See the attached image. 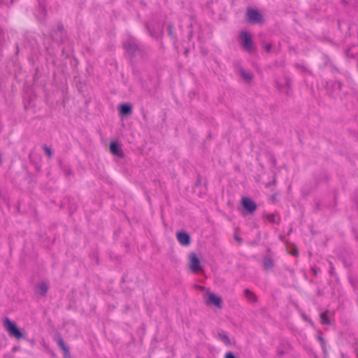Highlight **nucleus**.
I'll return each mask as SVG.
<instances>
[{
  "label": "nucleus",
  "instance_id": "f257e3e1",
  "mask_svg": "<svg viewBox=\"0 0 358 358\" xmlns=\"http://www.w3.org/2000/svg\"><path fill=\"white\" fill-rule=\"evenodd\" d=\"M245 20L252 24H262L264 22V16L257 10L248 7L245 12Z\"/></svg>",
  "mask_w": 358,
  "mask_h": 358
},
{
  "label": "nucleus",
  "instance_id": "f03ea898",
  "mask_svg": "<svg viewBox=\"0 0 358 358\" xmlns=\"http://www.w3.org/2000/svg\"><path fill=\"white\" fill-rule=\"evenodd\" d=\"M4 327L10 336L18 340L24 338V334L18 328L16 323L11 321L8 317H6L4 320Z\"/></svg>",
  "mask_w": 358,
  "mask_h": 358
},
{
  "label": "nucleus",
  "instance_id": "7ed1b4c3",
  "mask_svg": "<svg viewBox=\"0 0 358 358\" xmlns=\"http://www.w3.org/2000/svg\"><path fill=\"white\" fill-rule=\"evenodd\" d=\"M241 44L243 49L248 52H252L255 50L252 36L246 31H241L239 34Z\"/></svg>",
  "mask_w": 358,
  "mask_h": 358
},
{
  "label": "nucleus",
  "instance_id": "20e7f679",
  "mask_svg": "<svg viewBox=\"0 0 358 358\" xmlns=\"http://www.w3.org/2000/svg\"><path fill=\"white\" fill-rule=\"evenodd\" d=\"M124 49L131 58L136 57V53L140 52V48L133 38H128L122 43Z\"/></svg>",
  "mask_w": 358,
  "mask_h": 358
},
{
  "label": "nucleus",
  "instance_id": "39448f33",
  "mask_svg": "<svg viewBox=\"0 0 358 358\" xmlns=\"http://www.w3.org/2000/svg\"><path fill=\"white\" fill-rule=\"evenodd\" d=\"M38 5L36 8V16L38 20L43 23L47 16L46 0H37Z\"/></svg>",
  "mask_w": 358,
  "mask_h": 358
},
{
  "label": "nucleus",
  "instance_id": "423d86ee",
  "mask_svg": "<svg viewBox=\"0 0 358 358\" xmlns=\"http://www.w3.org/2000/svg\"><path fill=\"white\" fill-rule=\"evenodd\" d=\"M241 203L244 210L248 214H253L257 209V203L250 198L243 197Z\"/></svg>",
  "mask_w": 358,
  "mask_h": 358
},
{
  "label": "nucleus",
  "instance_id": "0eeeda50",
  "mask_svg": "<svg viewBox=\"0 0 358 358\" xmlns=\"http://www.w3.org/2000/svg\"><path fill=\"white\" fill-rule=\"evenodd\" d=\"M205 303H206V304L207 306H212V305H213L216 308H222V299L221 297L217 296L214 293H209L208 294V297L206 299Z\"/></svg>",
  "mask_w": 358,
  "mask_h": 358
},
{
  "label": "nucleus",
  "instance_id": "6e6552de",
  "mask_svg": "<svg viewBox=\"0 0 358 358\" xmlns=\"http://www.w3.org/2000/svg\"><path fill=\"white\" fill-rule=\"evenodd\" d=\"M200 259L197 255L192 252L189 255V267L193 272H198L202 270L200 264Z\"/></svg>",
  "mask_w": 358,
  "mask_h": 358
},
{
  "label": "nucleus",
  "instance_id": "1a4fd4ad",
  "mask_svg": "<svg viewBox=\"0 0 358 358\" xmlns=\"http://www.w3.org/2000/svg\"><path fill=\"white\" fill-rule=\"evenodd\" d=\"M176 237L178 242L183 246H188L191 243L190 235L184 230L178 231Z\"/></svg>",
  "mask_w": 358,
  "mask_h": 358
},
{
  "label": "nucleus",
  "instance_id": "9d476101",
  "mask_svg": "<svg viewBox=\"0 0 358 358\" xmlns=\"http://www.w3.org/2000/svg\"><path fill=\"white\" fill-rule=\"evenodd\" d=\"M55 341L58 347L62 350L64 358H71L69 348L66 346L61 335H57Z\"/></svg>",
  "mask_w": 358,
  "mask_h": 358
},
{
  "label": "nucleus",
  "instance_id": "9b49d317",
  "mask_svg": "<svg viewBox=\"0 0 358 358\" xmlns=\"http://www.w3.org/2000/svg\"><path fill=\"white\" fill-rule=\"evenodd\" d=\"M110 152L112 155L119 157H123L124 153L122 150L119 143L115 141H112L110 143Z\"/></svg>",
  "mask_w": 358,
  "mask_h": 358
},
{
  "label": "nucleus",
  "instance_id": "f8f14e48",
  "mask_svg": "<svg viewBox=\"0 0 358 358\" xmlns=\"http://www.w3.org/2000/svg\"><path fill=\"white\" fill-rule=\"evenodd\" d=\"M119 110L122 115H129L132 113V106L129 103H122L120 105Z\"/></svg>",
  "mask_w": 358,
  "mask_h": 358
},
{
  "label": "nucleus",
  "instance_id": "ddd939ff",
  "mask_svg": "<svg viewBox=\"0 0 358 358\" xmlns=\"http://www.w3.org/2000/svg\"><path fill=\"white\" fill-rule=\"evenodd\" d=\"M36 287V292L42 296H45L49 289V285L45 282H40Z\"/></svg>",
  "mask_w": 358,
  "mask_h": 358
},
{
  "label": "nucleus",
  "instance_id": "4468645a",
  "mask_svg": "<svg viewBox=\"0 0 358 358\" xmlns=\"http://www.w3.org/2000/svg\"><path fill=\"white\" fill-rule=\"evenodd\" d=\"M274 266L273 259L268 257H264L263 259L264 269L268 271L271 270Z\"/></svg>",
  "mask_w": 358,
  "mask_h": 358
},
{
  "label": "nucleus",
  "instance_id": "2eb2a0df",
  "mask_svg": "<svg viewBox=\"0 0 358 358\" xmlns=\"http://www.w3.org/2000/svg\"><path fill=\"white\" fill-rule=\"evenodd\" d=\"M218 336L220 339L227 345H231L230 338L227 334V333L223 330H220L218 331Z\"/></svg>",
  "mask_w": 358,
  "mask_h": 358
},
{
  "label": "nucleus",
  "instance_id": "dca6fc26",
  "mask_svg": "<svg viewBox=\"0 0 358 358\" xmlns=\"http://www.w3.org/2000/svg\"><path fill=\"white\" fill-rule=\"evenodd\" d=\"M244 294H245V296L247 298V299L248 301H250V302H252V303L257 302V296L253 292H252L250 289H245L244 290Z\"/></svg>",
  "mask_w": 358,
  "mask_h": 358
},
{
  "label": "nucleus",
  "instance_id": "f3484780",
  "mask_svg": "<svg viewBox=\"0 0 358 358\" xmlns=\"http://www.w3.org/2000/svg\"><path fill=\"white\" fill-rule=\"evenodd\" d=\"M264 217L272 224H278L280 221V217H277L275 214H266L264 215Z\"/></svg>",
  "mask_w": 358,
  "mask_h": 358
},
{
  "label": "nucleus",
  "instance_id": "a211bd4d",
  "mask_svg": "<svg viewBox=\"0 0 358 358\" xmlns=\"http://www.w3.org/2000/svg\"><path fill=\"white\" fill-rule=\"evenodd\" d=\"M240 73L241 77L248 82L252 80L253 76L250 72H246L243 69H240Z\"/></svg>",
  "mask_w": 358,
  "mask_h": 358
},
{
  "label": "nucleus",
  "instance_id": "6ab92c4d",
  "mask_svg": "<svg viewBox=\"0 0 358 358\" xmlns=\"http://www.w3.org/2000/svg\"><path fill=\"white\" fill-rule=\"evenodd\" d=\"M327 313H328V310H326L325 312L322 313L320 314V319H321V322L322 324H330V320L327 317Z\"/></svg>",
  "mask_w": 358,
  "mask_h": 358
},
{
  "label": "nucleus",
  "instance_id": "aec40b11",
  "mask_svg": "<svg viewBox=\"0 0 358 358\" xmlns=\"http://www.w3.org/2000/svg\"><path fill=\"white\" fill-rule=\"evenodd\" d=\"M285 87H286L287 88V90L285 91V93L286 94H289V90H291L292 79L289 77L286 76L285 78Z\"/></svg>",
  "mask_w": 358,
  "mask_h": 358
},
{
  "label": "nucleus",
  "instance_id": "412c9836",
  "mask_svg": "<svg viewBox=\"0 0 358 358\" xmlns=\"http://www.w3.org/2000/svg\"><path fill=\"white\" fill-rule=\"evenodd\" d=\"M146 28L152 38H157L159 36V34L156 32L154 28L150 27L148 24H146Z\"/></svg>",
  "mask_w": 358,
  "mask_h": 358
},
{
  "label": "nucleus",
  "instance_id": "4be33fe9",
  "mask_svg": "<svg viewBox=\"0 0 358 358\" xmlns=\"http://www.w3.org/2000/svg\"><path fill=\"white\" fill-rule=\"evenodd\" d=\"M343 84L339 80H335L331 83V87L334 88V90H339L341 91L342 89Z\"/></svg>",
  "mask_w": 358,
  "mask_h": 358
},
{
  "label": "nucleus",
  "instance_id": "5701e85b",
  "mask_svg": "<svg viewBox=\"0 0 358 358\" xmlns=\"http://www.w3.org/2000/svg\"><path fill=\"white\" fill-rule=\"evenodd\" d=\"M42 149L44 150L45 153L49 158H51L52 157V150L48 146H47L46 145H43L42 146Z\"/></svg>",
  "mask_w": 358,
  "mask_h": 358
},
{
  "label": "nucleus",
  "instance_id": "b1692460",
  "mask_svg": "<svg viewBox=\"0 0 358 358\" xmlns=\"http://www.w3.org/2000/svg\"><path fill=\"white\" fill-rule=\"evenodd\" d=\"M262 46H263V48L264 49V50L267 52H271V48H272V44L271 43H266L265 41H262Z\"/></svg>",
  "mask_w": 358,
  "mask_h": 358
},
{
  "label": "nucleus",
  "instance_id": "393cba45",
  "mask_svg": "<svg viewBox=\"0 0 358 358\" xmlns=\"http://www.w3.org/2000/svg\"><path fill=\"white\" fill-rule=\"evenodd\" d=\"M64 172L66 176H70L73 174L72 169L69 166H64L63 168Z\"/></svg>",
  "mask_w": 358,
  "mask_h": 358
},
{
  "label": "nucleus",
  "instance_id": "a878e982",
  "mask_svg": "<svg viewBox=\"0 0 358 358\" xmlns=\"http://www.w3.org/2000/svg\"><path fill=\"white\" fill-rule=\"evenodd\" d=\"M269 162H271L273 167H275L277 164L276 159L273 154L269 155Z\"/></svg>",
  "mask_w": 358,
  "mask_h": 358
},
{
  "label": "nucleus",
  "instance_id": "bb28decb",
  "mask_svg": "<svg viewBox=\"0 0 358 358\" xmlns=\"http://www.w3.org/2000/svg\"><path fill=\"white\" fill-rule=\"evenodd\" d=\"M173 25L172 24H170L169 25V35L171 36V37L173 39H176V36L173 34Z\"/></svg>",
  "mask_w": 358,
  "mask_h": 358
},
{
  "label": "nucleus",
  "instance_id": "cd10ccee",
  "mask_svg": "<svg viewBox=\"0 0 358 358\" xmlns=\"http://www.w3.org/2000/svg\"><path fill=\"white\" fill-rule=\"evenodd\" d=\"M224 358H236V357L232 352L229 351L226 353Z\"/></svg>",
  "mask_w": 358,
  "mask_h": 358
},
{
  "label": "nucleus",
  "instance_id": "c85d7f7f",
  "mask_svg": "<svg viewBox=\"0 0 358 358\" xmlns=\"http://www.w3.org/2000/svg\"><path fill=\"white\" fill-rule=\"evenodd\" d=\"M276 87L280 90V91H283V88L285 87V85H283L282 84H280L278 82H276Z\"/></svg>",
  "mask_w": 358,
  "mask_h": 358
},
{
  "label": "nucleus",
  "instance_id": "c756f323",
  "mask_svg": "<svg viewBox=\"0 0 358 358\" xmlns=\"http://www.w3.org/2000/svg\"><path fill=\"white\" fill-rule=\"evenodd\" d=\"M234 238L236 241H237L239 243H242V238H240L238 236L236 235L234 236Z\"/></svg>",
  "mask_w": 358,
  "mask_h": 358
},
{
  "label": "nucleus",
  "instance_id": "7c9ffc66",
  "mask_svg": "<svg viewBox=\"0 0 358 358\" xmlns=\"http://www.w3.org/2000/svg\"><path fill=\"white\" fill-rule=\"evenodd\" d=\"M57 29L59 31H62L64 30V26L62 25V24L60 23V24H58Z\"/></svg>",
  "mask_w": 358,
  "mask_h": 358
},
{
  "label": "nucleus",
  "instance_id": "2f4dec72",
  "mask_svg": "<svg viewBox=\"0 0 358 358\" xmlns=\"http://www.w3.org/2000/svg\"><path fill=\"white\" fill-rule=\"evenodd\" d=\"M295 66H296V67H297V68H299V69H302L303 70H305V69H306V68H305L304 66H301V64H295Z\"/></svg>",
  "mask_w": 358,
  "mask_h": 358
},
{
  "label": "nucleus",
  "instance_id": "473e14b6",
  "mask_svg": "<svg viewBox=\"0 0 358 358\" xmlns=\"http://www.w3.org/2000/svg\"><path fill=\"white\" fill-rule=\"evenodd\" d=\"M318 340L321 341L322 345L324 344V340L322 336H318Z\"/></svg>",
  "mask_w": 358,
  "mask_h": 358
},
{
  "label": "nucleus",
  "instance_id": "72a5a7b5",
  "mask_svg": "<svg viewBox=\"0 0 358 358\" xmlns=\"http://www.w3.org/2000/svg\"><path fill=\"white\" fill-rule=\"evenodd\" d=\"M278 354L279 356H282L285 355V352L283 350H278Z\"/></svg>",
  "mask_w": 358,
  "mask_h": 358
},
{
  "label": "nucleus",
  "instance_id": "f704fd0d",
  "mask_svg": "<svg viewBox=\"0 0 358 358\" xmlns=\"http://www.w3.org/2000/svg\"><path fill=\"white\" fill-rule=\"evenodd\" d=\"M311 269H312V271L314 273V274L316 275L317 273V269L315 268L312 267Z\"/></svg>",
  "mask_w": 358,
  "mask_h": 358
},
{
  "label": "nucleus",
  "instance_id": "c9c22d12",
  "mask_svg": "<svg viewBox=\"0 0 358 358\" xmlns=\"http://www.w3.org/2000/svg\"><path fill=\"white\" fill-rule=\"evenodd\" d=\"M293 255L294 256H298L299 255V252L297 251V250H295L294 252L292 253Z\"/></svg>",
  "mask_w": 358,
  "mask_h": 358
},
{
  "label": "nucleus",
  "instance_id": "e433bc0d",
  "mask_svg": "<svg viewBox=\"0 0 358 358\" xmlns=\"http://www.w3.org/2000/svg\"><path fill=\"white\" fill-rule=\"evenodd\" d=\"M324 345V344L322 345L323 351H324V353H326L327 350H326V349H325Z\"/></svg>",
  "mask_w": 358,
  "mask_h": 358
},
{
  "label": "nucleus",
  "instance_id": "4c0bfd02",
  "mask_svg": "<svg viewBox=\"0 0 358 358\" xmlns=\"http://www.w3.org/2000/svg\"><path fill=\"white\" fill-rule=\"evenodd\" d=\"M341 358H346L343 353L341 354Z\"/></svg>",
  "mask_w": 358,
  "mask_h": 358
},
{
  "label": "nucleus",
  "instance_id": "58836bf2",
  "mask_svg": "<svg viewBox=\"0 0 358 358\" xmlns=\"http://www.w3.org/2000/svg\"><path fill=\"white\" fill-rule=\"evenodd\" d=\"M189 27H192V24H189Z\"/></svg>",
  "mask_w": 358,
  "mask_h": 358
},
{
  "label": "nucleus",
  "instance_id": "ea45409f",
  "mask_svg": "<svg viewBox=\"0 0 358 358\" xmlns=\"http://www.w3.org/2000/svg\"><path fill=\"white\" fill-rule=\"evenodd\" d=\"M2 32V29L1 28H0V34Z\"/></svg>",
  "mask_w": 358,
  "mask_h": 358
},
{
  "label": "nucleus",
  "instance_id": "a19ab883",
  "mask_svg": "<svg viewBox=\"0 0 358 358\" xmlns=\"http://www.w3.org/2000/svg\"><path fill=\"white\" fill-rule=\"evenodd\" d=\"M198 358H201V357H198Z\"/></svg>",
  "mask_w": 358,
  "mask_h": 358
}]
</instances>
